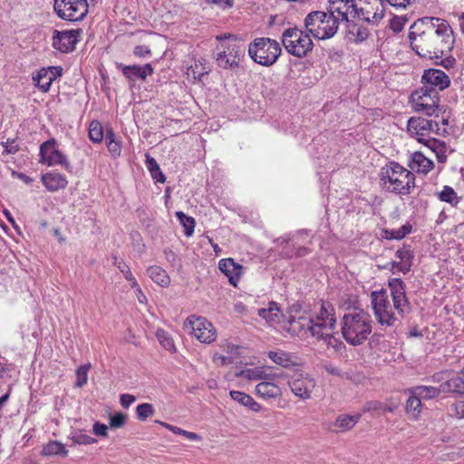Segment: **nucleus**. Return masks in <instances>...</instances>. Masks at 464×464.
<instances>
[{
	"label": "nucleus",
	"mask_w": 464,
	"mask_h": 464,
	"mask_svg": "<svg viewBox=\"0 0 464 464\" xmlns=\"http://www.w3.org/2000/svg\"><path fill=\"white\" fill-rule=\"evenodd\" d=\"M288 386L295 397L305 401L312 397L316 381L308 373L295 372L288 381Z\"/></svg>",
	"instance_id": "16"
},
{
	"label": "nucleus",
	"mask_w": 464,
	"mask_h": 464,
	"mask_svg": "<svg viewBox=\"0 0 464 464\" xmlns=\"http://www.w3.org/2000/svg\"><path fill=\"white\" fill-rule=\"evenodd\" d=\"M408 392L417 395L420 400H431L437 398L443 391L442 384L440 387L419 385L411 388Z\"/></svg>",
	"instance_id": "28"
},
{
	"label": "nucleus",
	"mask_w": 464,
	"mask_h": 464,
	"mask_svg": "<svg viewBox=\"0 0 464 464\" xmlns=\"http://www.w3.org/2000/svg\"><path fill=\"white\" fill-rule=\"evenodd\" d=\"M82 33V29L76 30H55L53 36V46L62 53H69L75 49V44L79 42V36Z\"/></svg>",
	"instance_id": "17"
},
{
	"label": "nucleus",
	"mask_w": 464,
	"mask_h": 464,
	"mask_svg": "<svg viewBox=\"0 0 464 464\" xmlns=\"http://www.w3.org/2000/svg\"><path fill=\"white\" fill-rule=\"evenodd\" d=\"M392 6L397 7H406L407 5L412 4L414 0H385Z\"/></svg>",
	"instance_id": "61"
},
{
	"label": "nucleus",
	"mask_w": 464,
	"mask_h": 464,
	"mask_svg": "<svg viewBox=\"0 0 464 464\" xmlns=\"http://www.w3.org/2000/svg\"><path fill=\"white\" fill-rule=\"evenodd\" d=\"M120 401L123 408H129L136 401V398L131 394L125 393L121 395Z\"/></svg>",
	"instance_id": "58"
},
{
	"label": "nucleus",
	"mask_w": 464,
	"mask_h": 464,
	"mask_svg": "<svg viewBox=\"0 0 464 464\" xmlns=\"http://www.w3.org/2000/svg\"><path fill=\"white\" fill-rule=\"evenodd\" d=\"M114 265L121 270V272L124 275L126 280H132L133 275L130 269V267L123 262L122 259H118L114 257Z\"/></svg>",
	"instance_id": "48"
},
{
	"label": "nucleus",
	"mask_w": 464,
	"mask_h": 464,
	"mask_svg": "<svg viewBox=\"0 0 464 464\" xmlns=\"http://www.w3.org/2000/svg\"><path fill=\"white\" fill-rule=\"evenodd\" d=\"M72 440L76 444L89 445L96 442V440L87 434L77 433L72 437Z\"/></svg>",
	"instance_id": "50"
},
{
	"label": "nucleus",
	"mask_w": 464,
	"mask_h": 464,
	"mask_svg": "<svg viewBox=\"0 0 464 464\" xmlns=\"http://www.w3.org/2000/svg\"><path fill=\"white\" fill-rule=\"evenodd\" d=\"M393 305L389 301L385 290L373 291L371 294V304L377 323L385 327L395 326L410 313L411 304L406 295V285L401 278L388 281Z\"/></svg>",
	"instance_id": "2"
},
{
	"label": "nucleus",
	"mask_w": 464,
	"mask_h": 464,
	"mask_svg": "<svg viewBox=\"0 0 464 464\" xmlns=\"http://www.w3.org/2000/svg\"><path fill=\"white\" fill-rule=\"evenodd\" d=\"M126 415L123 413H117L110 418V425L112 428H121L125 424Z\"/></svg>",
	"instance_id": "51"
},
{
	"label": "nucleus",
	"mask_w": 464,
	"mask_h": 464,
	"mask_svg": "<svg viewBox=\"0 0 464 464\" xmlns=\"http://www.w3.org/2000/svg\"><path fill=\"white\" fill-rule=\"evenodd\" d=\"M409 167L412 171L427 174L434 168V163L421 152L416 151L411 155Z\"/></svg>",
	"instance_id": "22"
},
{
	"label": "nucleus",
	"mask_w": 464,
	"mask_h": 464,
	"mask_svg": "<svg viewBox=\"0 0 464 464\" xmlns=\"http://www.w3.org/2000/svg\"><path fill=\"white\" fill-rule=\"evenodd\" d=\"M176 217L178 218L180 225L183 227V232L186 237H190L195 229L196 221L192 217L185 215L181 211L176 212Z\"/></svg>",
	"instance_id": "39"
},
{
	"label": "nucleus",
	"mask_w": 464,
	"mask_h": 464,
	"mask_svg": "<svg viewBox=\"0 0 464 464\" xmlns=\"http://www.w3.org/2000/svg\"><path fill=\"white\" fill-rule=\"evenodd\" d=\"M92 430L97 436L107 437L108 427L105 424L95 422L93 424Z\"/></svg>",
	"instance_id": "57"
},
{
	"label": "nucleus",
	"mask_w": 464,
	"mask_h": 464,
	"mask_svg": "<svg viewBox=\"0 0 464 464\" xmlns=\"http://www.w3.org/2000/svg\"><path fill=\"white\" fill-rule=\"evenodd\" d=\"M336 319L334 314V308L330 304H323L318 314L309 318V332L317 341H322L328 348L335 352L342 351L345 346L336 337Z\"/></svg>",
	"instance_id": "3"
},
{
	"label": "nucleus",
	"mask_w": 464,
	"mask_h": 464,
	"mask_svg": "<svg viewBox=\"0 0 464 464\" xmlns=\"http://www.w3.org/2000/svg\"><path fill=\"white\" fill-rule=\"evenodd\" d=\"M396 257L402 263L401 264V273L407 274L412 266L413 252L410 246H403L396 251Z\"/></svg>",
	"instance_id": "34"
},
{
	"label": "nucleus",
	"mask_w": 464,
	"mask_h": 464,
	"mask_svg": "<svg viewBox=\"0 0 464 464\" xmlns=\"http://www.w3.org/2000/svg\"><path fill=\"white\" fill-rule=\"evenodd\" d=\"M408 19L405 16H395L391 21V28L393 32L399 33L401 32Z\"/></svg>",
	"instance_id": "49"
},
{
	"label": "nucleus",
	"mask_w": 464,
	"mask_h": 464,
	"mask_svg": "<svg viewBox=\"0 0 464 464\" xmlns=\"http://www.w3.org/2000/svg\"><path fill=\"white\" fill-rule=\"evenodd\" d=\"M13 176L17 177L18 179H20L22 181H24L26 184H29L33 181L32 178H30L29 176H27L24 173H21V172L13 171Z\"/></svg>",
	"instance_id": "64"
},
{
	"label": "nucleus",
	"mask_w": 464,
	"mask_h": 464,
	"mask_svg": "<svg viewBox=\"0 0 464 464\" xmlns=\"http://www.w3.org/2000/svg\"><path fill=\"white\" fill-rule=\"evenodd\" d=\"M412 108L417 112H421L427 116L439 117L440 96L435 91L425 88L415 91L411 94Z\"/></svg>",
	"instance_id": "11"
},
{
	"label": "nucleus",
	"mask_w": 464,
	"mask_h": 464,
	"mask_svg": "<svg viewBox=\"0 0 464 464\" xmlns=\"http://www.w3.org/2000/svg\"><path fill=\"white\" fill-rule=\"evenodd\" d=\"M133 54L139 58H147L151 55V50L147 45H137L133 49Z\"/></svg>",
	"instance_id": "52"
},
{
	"label": "nucleus",
	"mask_w": 464,
	"mask_h": 464,
	"mask_svg": "<svg viewBox=\"0 0 464 464\" xmlns=\"http://www.w3.org/2000/svg\"><path fill=\"white\" fill-rule=\"evenodd\" d=\"M282 53L280 44L268 37H257L248 44V55L262 66L275 64Z\"/></svg>",
	"instance_id": "7"
},
{
	"label": "nucleus",
	"mask_w": 464,
	"mask_h": 464,
	"mask_svg": "<svg viewBox=\"0 0 464 464\" xmlns=\"http://www.w3.org/2000/svg\"><path fill=\"white\" fill-rule=\"evenodd\" d=\"M421 144L430 149L437 157V160L440 163H445L447 160V145L444 141L437 140L435 138H428Z\"/></svg>",
	"instance_id": "30"
},
{
	"label": "nucleus",
	"mask_w": 464,
	"mask_h": 464,
	"mask_svg": "<svg viewBox=\"0 0 464 464\" xmlns=\"http://www.w3.org/2000/svg\"><path fill=\"white\" fill-rule=\"evenodd\" d=\"M208 4L217 5L222 8H230L233 6V0H206Z\"/></svg>",
	"instance_id": "60"
},
{
	"label": "nucleus",
	"mask_w": 464,
	"mask_h": 464,
	"mask_svg": "<svg viewBox=\"0 0 464 464\" xmlns=\"http://www.w3.org/2000/svg\"><path fill=\"white\" fill-rule=\"evenodd\" d=\"M441 384L443 392L464 395V369Z\"/></svg>",
	"instance_id": "25"
},
{
	"label": "nucleus",
	"mask_w": 464,
	"mask_h": 464,
	"mask_svg": "<svg viewBox=\"0 0 464 464\" xmlns=\"http://www.w3.org/2000/svg\"><path fill=\"white\" fill-rule=\"evenodd\" d=\"M229 396L234 401L254 412H259L262 409L261 405L246 392L239 391H230Z\"/></svg>",
	"instance_id": "26"
},
{
	"label": "nucleus",
	"mask_w": 464,
	"mask_h": 464,
	"mask_svg": "<svg viewBox=\"0 0 464 464\" xmlns=\"http://www.w3.org/2000/svg\"><path fill=\"white\" fill-rule=\"evenodd\" d=\"M218 268L228 277L229 283L236 286L242 275V266L235 263L232 258H224L219 261Z\"/></svg>",
	"instance_id": "20"
},
{
	"label": "nucleus",
	"mask_w": 464,
	"mask_h": 464,
	"mask_svg": "<svg viewBox=\"0 0 464 464\" xmlns=\"http://www.w3.org/2000/svg\"><path fill=\"white\" fill-rule=\"evenodd\" d=\"M136 412L138 419L144 421L148 417L154 414L155 410L150 403H141L137 406Z\"/></svg>",
	"instance_id": "46"
},
{
	"label": "nucleus",
	"mask_w": 464,
	"mask_h": 464,
	"mask_svg": "<svg viewBox=\"0 0 464 464\" xmlns=\"http://www.w3.org/2000/svg\"><path fill=\"white\" fill-rule=\"evenodd\" d=\"M435 195L440 201L446 203H453L454 201L459 203L463 199L462 197H459L458 193L450 186H443L440 190L435 192Z\"/></svg>",
	"instance_id": "35"
},
{
	"label": "nucleus",
	"mask_w": 464,
	"mask_h": 464,
	"mask_svg": "<svg viewBox=\"0 0 464 464\" xmlns=\"http://www.w3.org/2000/svg\"><path fill=\"white\" fill-rule=\"evenodd\" d=\"M439 59L440 62H436V64H439L444 67L445 69L452 68L456 63L455 58H453L451 55H449V53L447 55H443V57Z\"/></svg>",
	"instance_id": "53"
},
{
	"label": "nucleus",
	"mask_w": 464,
	"mask_h": 464,
	"mask_svg": "<svg viewBox=\"0 0 464 464\" xmlns=\"http://www.w3.org/2000/svg\"><path fill=\"white\" fill-rule=\"evenodd\" d=\"M351 16L376 24L384 16L383 0H352Z\"/></svg>",
	"instance_id": "10"
},
{
	"label": "nucleus",
	"mask_w": 464,
	"mask_h": 464,
	"mask_svg": "<svg viewBox=\"0 0 464 464\" xmlns=\"http://www.w3.org/2000/svg\"><path fill=\"white\" fill-rule=\"evenodd\" d=\"M268 357L275 363H276L284 368L295 366L299 363L298 362L299 359L295 354L290 353H287V352H285L282 350L269 352Z\"/></svg>",
	"instance_id": "24"
},
{
	"label": "nucleus",
	"mask_w": 464,
	"mask_h": 464,
	"mask_svg": "<svg viewBox=\"0 0 464 464\" xmlns=\"http://www.w3.org/2000/svg\"><path fill=\"white\" fill-rule=\"evenodd\" d=\"M407 414L413 420H417L422 411L421 400L415 394H410L405 405Z\"/></svg>",
	"instance_id": "33"
},
{
	"label": "nucleus",
	"mask_w": 464,
	"mask_h": 464,
	"mask_svg": "<svg viewBox=\"0 0 464 464\" xmlns=\"http://www.w3.org/2000/svg\"><path fill=\"white\" fill-rule=\"evenodd\" d=\"M38 78H46V81L41 84V91L47 92L50 90L52 83L57 79L51 66L48 68H42L38 71Z\"/></svg>",
	"instance_id": "43"
},
{
	"label": "nucleus",
	"mask_w": 464,
	"mask_h": 464,
	"mask_svg": "<svg viewBox=\"0 0 464 464\" xmlns=\"http://www.w3.org/2000/svg\"><path fill=\"white\" fill-rule=\"evenodd\" d=\"M43 454L45 456L58 455L65 457L68 451L65 450L64 445L57 440L50 441L43 449Z\"/></svg>",
	"instance_id": "40"
},
{
	"label": "nucleus",
	"mask_w": 464,
	"mask_h": 464,
	"mask_svg": "<svg viewBox=\"0 0 464 464\" xmlns=\"http://www.w3.org/2000/svg\"><path fill=\"white\" fill-rule=\"evenodd\" d=\"M324 370L332 374V375H335V376H341L342 375V372L339 368H337L336 366H334V364L332 363H328V364H325L324 365Z\"/></svg>",
	"instance_id": "62"
},
{
	"label": "nucleus",
	"mask_w": 464,
	"mask_h": 464,
	"mask_svg": "<svg viewBox=\"0 0 464 464\" xmlns=\"http://www.w3.org/2000/svg\"><path fill=\"white\" fill-rule=\"evenodd\" d=\"M369 36V31L366 27L357 24L355 22L349 20L346 22V38L355 44L365 41Z\"/></svg>",
	"instance_id": "23"
},
{
	"label": "nucleus",
	"mask_w": 464,
	"mask_h": 464,
	"mask_svg": "<svg viewBox=\"0 0 464 464\" xmlns=\"http://www.w3.org/2000/svg\"><path fill=\"white\" fill-rule=\"evenodd\" d=\"M53 8L60 18L76 22L86 16L88 3L86 0H55Z\"/></svg>",
	"instance_id": "12"
},
{
	"label": "nucleus",
	"mask_w": 464,
	"mask_h": 464,
	"mask_svg": "<svg viewBox=\"0 0 464 464\" xmlns=\"http://www.w3.org/2000/svg\"><path fill=\"white\" fill-rule=\"evenodd\" d=\"M227 43H222L218 47L219 52L216 55L217 64L226 70H235L239 67L240 59L244 56V50L241 45L237 43L235 37L231 34L228 35H218V40L222 39H232Z\"/></svg>",
	"instance_id": "9"
},
{
	"label": "nucleus",
	"mask_w": 464,
	"mask_h": 464,
	"mask_svg": "<svg viewBox=\"0 0 464 464\" xmlns=\"http://www.w3.org/2000/svg\"><path fill=\"white\" fill-rule=\"evenodd\" d=\"M407 130L420 143L430 138L429 135L432 132L440 134L439 123L423 117H411L408 120Z\"/></svg>",
	"instance_id": "14"
},
{
	"label": "nucleus",
	"mask_w": 464,
	"mask_h": 464,
	"mask_svg": "<svg viewBox=\"0 0 464 464\" xmlns=\"http://www.w3.org/2000/svg\"><path fill=\"white\" fill-rule=\"evenodd\" d=\"M287 330L293 334H300L303 331H309V318L293 317L288 321Z\"/></svg>",
	"instance_id": "37"
},
{
	"label": "nucleus",
	"mask_w": 464,
	"mask_h": 464,
	"mask_svg": "<svg viewBox=\"0 0 464 464\" xmlns=\"http://www.w3.org/2000/svg\"><path fill=\"white\" fill-rule=\"evenodd\" d=\"M380 175L384 188L396 194L407 195L415 188V175L399 163L391 162Z\"/></svg>",
	"instance_id": "5"
},
{
	"label": "nucleus",
	"mask_w": 464,
	"mask_h": 464,
	"mask_svg": "<svg viewBox=\"0 0 464 464\" xmlns=\"http://www.w3.org/2000/svg\"><path fill=\"white\" fill-rule=\"evenodd\" d=\"M148 276L157 285L167 287L170 283V278L167 272L158 266H150L147 269Z\"/></svg>",
	"instance_id": "31"
},
{
	"label": "nucleus",
	"mask_w": 464,
	"mask_h": 464,
	"mask_svg": "<svg viewBox=\"0 0 464 464\" xmlns=\"http://www.w3.org/2000/svg\"><path fill=\"white\" fill-rule=\"evenodd\" d=\"M352 11V0H329L327 13L336 15L340 21L348 22Z\"/></svg>",
	"instance_id": "21"
},
{
	"label": "nucleus",
	"mask_w": 464,
	"mask_h": 464,
	"mask_svg": "<svg viewBox=\"0 0 464 464\" xmlns=\"http://www.w3.org/2000/svg\"><path fill=\"white\" fill-rule=\"evenodd\" d=\"M42 181L45 188L51 191L63 188L68 183L66 178L58 172H50L43 175Z\"/></svg>",
	"instance_id": "27"
},
{
	"label": "nucleus",
	"mask_w": 464,
	"mask_h": 464,
	"mask_svg": "<svg viewBox=\"0 0 464 464\" xmlns=\"http://www.w3.org/2000/svg\"><path fill=\"white\" fill-rule=\"evenodd\" d=\"M450 408L457 418H464V401L455 402Z\"/></svg>",
	"instance_id": "54"
},
{
	"label": "nucleus",
	"mask_w": 464,
	"mask_h": 464,
	"mask_svg": "<svg viewBox=\"0 0 464 464\" xmlns=\"http://www.w3.org/2000/svg\"><path fill=\"white\" fill-rule=\"evenodd\" d=\"M156 336L160 344L168 351H175V345L172 338L164 330H158Z\"/></svg>",
	"instance_id": "44"
},
{
	"label": "nucleus",
	"mask_w": 464,
	"mask_h": 464,
	"mask_svg": "<svg viewBox=\"0 0 464 464\" xmlns=\"http://www.w3.org/2000/svg\"><path fill=\"white\" fill-rule=\"evenodd\" d=\"M257 314L267 324H272L278 321L280 309L276 303L271 302L267 307L258 309Z\"/></svg>",
	"instance_id": "32"
},
{
	"label": "nucleus",
	"mask_w": 464,
	"mask_h": 464,
	"mask_svg": "<svg viewBox=\"0 0 464 464\" xmlns=\"http://www.w3.org/2000/svg\"><path fill=\"white\" fill-rule=\"evenodd\" d=\"M281 40L285 49L298 58L307 56L314 48L310 34L296 27L285 29L282 34Z\"/></svg>",
	"instance_id": "8"
},
{
	"label": "nucleus",
	"mask_w": 464,
	"mask_h": 464,
	"mask_svg": "<svg viewBox=\"0 0 464 464\" xmlns=\"http://www.w3.org/2000/svg\"><path fill=\"white\" fill-rule=\"evenodd\" d=\"M56 145L55 139H50L42 143L40 146V161L48 166L60 164L66 170L72 171V165L66 156L57 149Z\"/></svg>",
	"instance_id": "15"
},
{
	"label": "nucleus",
	"mask_w": 464,
	"mask_h": 464,
	"mask_svg": "<svg viewBox=\"0 0 464 464\" xmlns=\"http://www.w3.org/2000/svg\"><path fill=\"white\" fill-rule=\"evenodd\" d=\"M2 145L7 154H15L20 150L19 145L14 140L9 141L8 140L6 142H3Z\"/></svg>",
	"instance_id": "55"
},
{
	"label": "nucleus",
	"mask_w": 464,
	"mask_h": 464,
	"mask_svg": "<svg viewBox=\"0 0 464 464\" xmlns=\"http://www.w3.org/2000/svg\"><path fill=\"white\" fill-rule=\"evenodd\" d=\"M411 231V226L407 223L405 225H403L401 227H400L399 229H385L383 231V237L386 238V239H397V240H400V239H402L403 237H405L408 234H410Z\"/></svg>",
	"instance_id": "42"
},
{
	"label": "nucleus",
	"mask_w": 464,
	"mask_h": 464,
	"mask_svg": "<svg viewBox=\"0 0 464 464\" xmlns=\"http://www.w3.org/2000/svg\"><path fill=\"white\" fill-rule=\"evenodd\" d=\"M161 424L173 433L182 435L189 440H199L201 439L200 436L195 432L188 431L168 423L161 422Z\"/></svg>",
	"instance_id": "45"
},
{
	"label": "nucleus",
	"mask_w": 464,
	"mask_h": 464,
	"mask_svg": "<svg viewBox=\"0 0 464 464\" xmlns=\"http://www.w3.org/2000/svg\"><path fill=\"white\" fill-rule=\"evenodd\" d=\"M371 315L361 309L345 314L342 321V334L345 341L353 346L361 345L372 333Z\"/></svg>",
	"instance_id": "4"
},
{
	"label": "nucleus",
	"mask_w": 464,
	"mask_h": 464,
	"mask_svg": "<svg viewBox=\"0 0 464 464\" xmlns=\"http://www.w3.org/2000/svg\"><path fill=\"white\" fill-rule=\"evenodd\" d=\"M358 415H341L336 419L334 427L339 431L348 430L354 427V425L358 422Z\"/></svg>",
	"instance_id": "38"
},
{
	"label": "nucleus",
	"mask_w": 464,
	"mask_h": 464,
	"mask_svg": "<svg viewBox=\"0 0 464 464\" xmlns=\"http://www.w3.org/2000/svg\"><path fill=\"white\" fill-rule=\"evenodd\" d=\"M199 63L200 64L195 63V68L193 69V73L194 74L198 73V75L208 74L209 70L206 69L203 66V63L201 62H199Z\"/></svg>",
	"instance_id": "63"
},
{
	"label": "nucleus",
	"mask_w": 464,
	"mask_h": 464,
	"mask_svg": "<svg viewBox=\"0 0 464 464\" xmlns=\"http://www.w3.org/2000/svg\"><path fill=\"white\" fill-rule=\"evenodd\" d=\"M89 138L94 143H101L103 140L104 133L102 123L99 121H92L89 125Z\"/></svg>",
	"instance_id": "41"
},
{
	"label": "nucleus",
	"mask_w": 464,
	"mask_h": 464,
	"mask_svg": "<svg viewBox=\"0 0 464 464\" xmlns=\"http://www.w3.org/2000/svg\"><path fill=\"white\" fill-rule=\"evenodd\" d=\"M184 327L189 330L201 343H210L216 340L215 327L204 317L191 315L184 322Z\"/></svg>",
	"instance_id": "13"
},
{
	"label": "nucleus",
	"mask_w": 464,
	"mask_h": 464,
	"mask_svg": "<svg viewBox=\"0 0 464 464\" xmlns=\"http://www.w3.org/2000/svg\"><path fill=\"white\" fill-rule=\"evenodd\" d=\"M116 67L121 70L122 74L129 82H135L136 79L145 81L149 75L154 72V69L150 63L140 66L124 65L123 63H116Z\"/></svg>",
	"instance_id": "19"
},
{
	"label": "nucleus",
	"mask_w": 464,
	"mask_h": 464,
	"mask_svg": "<svg viewBox=\"0 0 464 464\" xmlns=\"http://www.w3.org/2000/svg\"><path fill=\"white\" fill-rule=\"evenodd\" d=\"M408 37L415 53L430 60H438L450 53L455 41L453 31L446 20L430 16L415 21Z\"/></svg>",
	"instance_id": "1"
},
{
	"label": "nucleus",
	"mask_w": 464,
	"mask_h": 464,
	"mask_svg": "<svg viewBox=\"0 0 464 464\" xmlns=\"http://www.w3.org/2000/svg\"><path fill=\"white\" fill-rule=\"evenodd\" d=\"M146 160L145 164L149 171L150 172V175L153 179H155L158 182H165V176L161 172L159 164L157 163L156 160L150 156L148 153L145 155Z\"/></svg>",
	"instance_id": "36"
},
{
	"label": "nucleus",
	"mask_w": 464,
	"mask_h": 464,
	"mask_svg": "<svg viewBox=\"0 0 464 464\" xmlns=\"http://www.w3.org/2000/svg\"><path fill=\"white\" fill-rule=\"evenodd\" d=\"M91 364H84L80 366L76 371V383L75 386L82 387L88 381V371Z\"/></svg>",
	"instance_id": "47"
},
{
	"label": "nucleus",
	"mask_w": 464,
	"mask_h": 464,
	"mask_svg": "<svg viewBox=\"0 0 464 464\" xmlns=\"http://www.w3.org/2000/svg\"><path fill=\"white\" fill-rule=\"evenodd\" d=\"M242 375L250 380L262 379V374L259 372V371L253 370V369H247V370L242 372Z\"/></svg>",
	"instance_id": "59"
},
{
	"label": "nucleus",
	"mask_w": 464,
	"mask_h": 464,
	"mask_svg": "<svg viewBox=\"0 0 464 464\" xmlns=\"http://www.w3.org/2000/svg\"><path fill=\"white\" fill-rule=\"evenodd\" d=\"M422 83L425 88L439 93L450 86V79L443 71L432 68L424 71Z\"/></svg>",
	"instance_id": "18"
},
{
	"label": "nucleus",
	"mask_w": 464,
	"mask_h": 464,
	"mask_svg": "<svg viewBox=\"0 0 464 464\" xmlns=\"http://www.w3.org/2000/svg\"><path fill=\"white\" fill-rule=\"evenodd\" d=\"M306 31L314 38L326 40L332 38L339 27V17L327 12L313 11L304 18Z\"/></svg>",
	"instance_id": "6"
},
{
	"label": "nucleus",
	"mask_w": 464,
	"mask_h": 464,
	"mask_svg": "<svg viewBox=\"0 0 464 464\" xmlns=\"http://www.w3.org/2000/svg\"><path fill=\"white\" fill-rule=\"evenodd\" d=\"M107 148L110 153L113 157H118L121 155V144L118 141L111 142V140L107 142Z\"/></svg>",
	"instance_id": "56"
},
{
	"label": "nucleus",
	"mask_w": 464,
	"mask_h": 464,
	"mask_svg": "<svg viewBox=\"0 0 464 464\" xmlns=\"http://www.w3.org/2000/svg\"><path fill=\"white\" fill-rule=\"evenodd\" d=\"M256 395L263 399H272L281 396V388L271 382H261L256 386Z\"/></svg>",
	"instance_id": "29"
}]
</instances>
